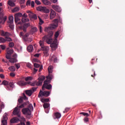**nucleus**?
Returning a JSON list of instances; mask_svg holds the SVG:
<instances>
[{"instance_id":"1","label":"nucleus","mask_w":125,"mask_h":125,"mask_svg":"<svg viewBox=\"0 0 125 125\" xmlns=\"http://www.w3.org/2000/svg\"><path fill=\"white\" fill-rule=\"evenodd\" d=\"M50 30L51 29H50V26H49V25L48 27H45L44 29L45 32H47V33H49L47 36H45L42 38L43 42L46 41V42L49 44L52 43V42L53 41V40L52 38V36H53V32H52V31H50Z\"/></svg>"},{"instance_id":"2","label":"nucleus","mask_w":125,"mask_h":125,"mask_svg":"<svg viewBox=\"0 0 125 125\" xmlns=\"http://www.w3.org/2000/svg\"><path fill=\"white\" fill-rule=\"evenodd\" d=\"M22 112L23 115H25V116H26L27 119H31L32 111L30 109H28V108H23L22 109Z\"/></svg>"},{"instance_id":"3","label":"nucleus","mask_w":125,"mask_h":125,"mask_svg":"<svg viewBox=\"0 0 125 125\" xmlns=\"http://www.w3.org/2000/svg\"><path fill=\"white\" fill-rule=\"evenodd\" d=\"M49 83H50V81L48 80H45L44 82V84H43L42 87V90H44V88H46L48 90H50V89H51V88H52V85H51V84H48Z\"/></svg>"},{"instance_id":"4","label":"nucleus","mask_w":125,"mask_h":125,"mask_svg":"<svg viewBox=\"0 0 125 125\" xmlns=\"http://www.w3.org/2000/svg\"><path fill=\"white\" fill-rule=\"evenodd\" d=\"M37 10H38V11H41V12H43L44 13H49V12H50L49 9H47L46 7L42 6H39L37 7Z\"/></svg>"},{"instance_id":"5","label":"nucleus","mask_w":125,"mask_h":125,"mask_svg":"<svg viewBox=\"0 0 125 125\" xmlns=\"http://www.w3.org/2000/svg\"><path fill=\"white\" fill-rule=\"evenodd\" d=\"M50 92L49 91H42L40 90L39 94L38 95L39 98H41V97H48L49 95H50Z\"/></svg>"},{"instance_id":"6","label":"nucleus","mask_w":125,"mask_h":125,"mask_svg":"<svg viewBox=\"0 0 125 125\" xmlns=\"http://www.w3.org/2000/svg\"><path fill=\"white\" fill-rule=\"evenodd\" d=\"M23 40L25 42H31L33 41V38L32 36H30V33H27L22 37Z\"/></svg>"},{"instance_id":"7","label":"nucleus","mask_w":125,"mask_h":125,"mask_svg":"<svg viewBox=\"0 0 125 125\" xmlns=\"http://www.w3.org/2000/svg\"><path fill=\"white\" fill-rule=\"evenodd\" d=\"M54 23L50 24L49 26L50 27V30H53V29H56L58 27V19H55L53 21Z\"/></svg>"},{"instance_id":"8","label":"nucleus","mask_w":125,"mask_h":125,"mask_svg":"<svg viewBox=\"0 0 125 125\" xmlns=\"http://www.w3.org/2000/svg\"><path fill=\"white\" fill-rule=\"evenodd\" d=\"M7 113H5L3 115V117L1 119V125H7Z\"/></svg>"},{"instance_id":"9","label":"nucleus","mask_w":125,"mask_h":125,"mask_svg":"<svg viewBox=\"0 0 125 125\" xmlns=\"http://www.w3.org/2000/svg\"><path fill=\"white\" fill-rule=\"evenodd\" d=\"M53 70V66H49L48 68V71L49 72V75L48 76H47V80H49L50 81H51L53 79V76L50 75V74L52 73Z\"/></svg>"},{"instance_id":"10","label":"nucleus","mask_w":125,"mask_h":125,"mask_svg":"<svg viewBox=\"0 0 125 125\" xmlns=\"http://www.w3.org/2000/svg\"><path fill=\"white\" fill-rule=\"evenodd\" d=\"M7 18L6 17H4L3 18V14H1L0 15V24H2L3 25L4 23L5 22V21H6ZM0 28H1V25H0Z\"/></svg>"},{"instance_id":"11","label":"nucleus","mask_w":125,"mask_h":125,"mask_svg":"<svg viewBox=\"0 0 125 125\" xmlns=\"http://www.w3.org/2000/svg\"><path fill=\"white\" fill-rule=\"evenodd\" d=\"M9 62L10 63H16L17 61V54H15L13 55L12 57H11L9 60Z\"/></svg>"},{"instance_id":"12","label":"nucleus","mask_w":125,"mask_h":125,"mask_svg":"<svg viewBox=\"0 0 125 125\" xmlns=\"http://www.w3.org/2000/svg\"><path fill=\"white\" fill-rule=\"evenodd\" d=\"M42 50H43V54L45 56H48V55H49V54H48V52L49 51V47H43V48H42Z\"/></svg>"},{"instance_id":"13","label":"nucleus","mask_w":125,"mask_h":125,"mask_svg":"<svg viewBox=\"0 0 125 125\" xmlns=\"http://www.w3.org/2000/svg\"><path fill=\"white\" fill-rule=\"evenodd\" d=\"M21 114V113H20V109H19V107H16L13 111V114L20 117Z\"/></svg>"},{"instance_id":"14","label":"nucleus","mask_w":125,"mask_h":125,"mask_svg":"<svg viewBox=\"0 0 125 125\" xmlns=\"http://www.w3.org/2000/svg\"><path fill=\"white\" fill-rule=\"evenodd\" d=\"M52 8H53L54 10H55L57 12H61V11H62V9L58 5H53Z\"/></svg>"},{"instance_id":"15","label":"nucleus","mask_w":125,"mask_h":125,"mask_svg":"<svg viewBox=\"0 0 125 125\" xmlns=\"http://www.w3.org/2000/svg\"><path fill=\"white\" fill-rule=\"evenodd\" d=\"M55 16H56V13L54 10L51 9L50 19L52 20L53 18H55Z\"/></svg>"},{"instance_id":"16","label":"nucleus","mask_w":125,"mask_h":125,"mask_svg":"<svg viewBox=\"0 0 125 125\" xmlns=\"http://www.w3.org/2000/svg\"><path fill=\"white\" fill-rule=\"evenodd\" d=\"M54 119H60L61 118V113L56 112L53 115Z\"/></svg>"},{"instance_id":"17","label":"nucleus","mask_w":125,"mask_h":125,"mask_svg":"<svg viewBox=\"0 0 125 125\" xmlns=\"http://www.w3.org/2000/svg\"><path fill=\"white\" fill-rule=\"evenodd\" d=\"M30 24V23H24L22 29L23 31V32H26L27 31V28L28 27H29Z\"/></svg>"},{"instance_id":"18","label":"nucleus","mask_w":125,"mask_h":125,"mask_svg":"<svg viewBox=\"0 0 125 125\" xmlns=\"http://www.w3.org/2000/svg\"><path fill=\"white\" fill-rule=\"evenodd\" d=\"M15 1H16V0H9L8 1V4L10 5V6H15V3H14Z\"/></svg>"},{"instance_id":"19","label":"nucleus","mask_w":125,"mask_h":125,"mask_svg":"<svg viewBox=\"0 0 125 125\" xmlns=\"http://www.w3.org/2000/svg\"><path fill=\"white\" fill-rule=\"evenodd\" d=\"M0 33L2 37H6L7 36H9V35H10L8 32H5L3 30H0Z\"/></svg>"},{"instance_id":"20","label":"nucleus","mask_w":125,"mask_h":125,"mask_svg":"<svg viewBox=\"0 0 125 125\" xmlns=\"http://www.w3.org/2000/svg\"><path fill=\"white\" fill-rule=\"evenodd\" d=\"M14 21V18L13 16H11L9 17V21H8V24H13Z\"/></svg>"},{"instance_id":"21","label":"nucleus","mask_w":125,"mask_h":125,"mask_svg":"<svg viewBox=\"0 0 125 125\" xmlns=\"http://www.w3.org/2000/svg\"><path fill=\"white\" fill-rule=\"evenodd\" d=\"M19 121V119L17 118V117H15L10 120V122L11 124H14V123H17Z\"/></svg>"},{"instance_id":"22","label":"nucleus","mask_w":125,"mask_h":125,"mask_svg":"<svg viewBox=\"0 0 125 125\" xmlns=\"http://www.w3.org/2000/svg\"><path fill=\"white\" fill-rule=\"evenodd\" d=\"M17 84L20 85V86H23L24 85H26L27 83L26 82H24L23 81H21L18 82Z\"/></svg>"},{"instance_id":"23","label":"nucleus","mask_w":125,"mask_h":125,"mask_svg":"<svg viewBox=\"0 0 125 125\" xmlns=\"http://www.w3.org/2000/svg\"><path fill=\"white\" fill-rule=\"evenodd\" d=\"M50 47L52 49H56L57 48V43H50Z\"/></svg>"},{"instance_id":"24","label":"nucleus","mask_w":125,"mask_h":125,"mask_svg":"<svg viewBox=\"0 0 125 125\" xmlns=\"http://www.w3.org/2000/svg\"><path fill=\"white\" fill-rule=\"evenodd\" d=\"M31 19H33L34 20H37L38 19V17H37V15L32 13L31 16L29 17Z\"/></svg>"},{"instance_id":"25","label":"nucleus","mask_w":125,"mask_h":125,"mask_svg":"<svg viewBox=\"0 0 125 125\" xmlns=\"http://www.w3.org/2000/svg\"><path fill=\"white\" fill-rule=\"evenodd\" d=\"M42 1L43 4H45V5H50L51 3L48 0H42Z\"/></svg>"},{"instance_id":"26","label":"nucleus","mask_w":125,"mask_h":125,"mask_svg":"<svg viewBox=\"0 0 125 125\" xmlns=\"http://www.w3.org/2000/svg\"><path fill=\"white\" fill-rule=\"evenodd\" d=\"M27 49L28 52H32L34 49V47L33 45H30L27 47Z\"/></svg>"},{"instance_id":"27","label":"nucleus","mask_w":125,"mask_h":125,"mask_svg":"<svg viewBox=\"0 0 125 125\" xmlns=\"http://www.w3.org/2000/svg\"><path fill=\"white\" fill-rule=\"evenodd\" d=\"M26 94L28 96H31L33 93L32 90H27L25 91Z\"/></svg>"},{"instance_id":"28","label":"nucleus","mask_w":125,"mask_h":125,"mask_svg":"<svg viewBox=\"0 0 125 125\" xmlns=\"http://www.w3.org/2000/svg\"><path fill=\"white\" fill-rule=\"evenodd\" d=\"M8 70H9L11 72H15V71L16 70V68L14 66H11L9 67Z\"/></svg>"},{"instance_id":"29","label":"nucleus","mask_w":125,"mask_h":125,"mask_svg":"<svg viewBox=\"0 0 125 125\" xmlns=\"http://www.w3.org/2000/svg\"><path fill=\"white\" fill-rule=\"evenodd\" d=\"M30 20L27 18H22L21 19V21L22 23H27V22H29Z\"/></svg>"},{"instance_id":"30","label":"nucleus","mask_w":125,"mask_h":125,"mask_svg":"<svg viewBox=\"0 0 125 125\" xmlns=\"http://www.w3.org/2000/svg\"><path fill=\"white\" fill-rule=\"evenodd\" d=\"M20 10V7H15L12 10V12H17Z\"/></svg>"},{"instance_id":"31","label":"nucleus","mask_w":125,"mask_h":125,"mask_svg":"<svg viewBox=\"0 0 125 125\" xmlns=\"http://www.w3.org/2000/svg\"><path fill=\"white\" fill-rule=\"evenodd\" d=\"M7 53L8 54L12 55L13 53V49H9V48H7Z\"/></svg>"},{"instance_id":"32","label":"nucleus","mask_w":125,"mask_h":125,"mask_svg":"<svg viewBox=\"0 0 125 125\" xmlns=\"http://www.w3.org/2000/svg\"><path fill=\"white\" fill-rule=\"evenodd\" d=\"M59 34H60V33L59 32V31H57L55 32V41H57V38H58L59 36Z\"/></svg>"},{"instance_id":"33","label":"nucleus","mask_w":125,"mask_h":125,"mask_svg":"<svg viewBox=\"0 0 125 125\" xmlns=\"http://www.w3.org/2000/svg\"><path fill=\"white\" fill-rule=\"evenodd\" d=\"M22 14L21 13H18L15 15V17H18V18H20V17H22Z\"/></svg>"},{"instance_id":"34","label":"nucleus","mask_w":125,"mask_h":125,"mask_svg":"<svg viewBox=\"0 0 125 125\" xmlns=\"http://www.w3.org/2000/svg\"><path fill=\"white\" fill-rule=\"evenodd\" d=\"M4 42H6L5 39L2 37H0V43H3Z\"/></svg>"},{"instance_id":"35","label":"nucleus","mask_w":125,"mask_h":125,"mask_svg":"<svg viewBox=\"0 0 125 125\" xmlns=\"http://www.w3.org/2000/svg\"><path fill=\"white\" fill-rule=\"evenodd\" d=\"M20 20H21V19H20V18H18L17 17L15 16V23L16 24H17L18 21H20Z\"/></svg>"},{"instance_id":"36","label":"nucleus","mask_w":125,"mask_h":125,"mask_svg":"<svg viewBox=\"0 0 125 125\" xmlns=\"http://www.w3.org/2000/svg\"><path fill=\"white\" fill-rule=\"evenodd\" d=\"M5 41H6V42H12V39L9 37L6 36Z\"/></svg>"},{"instance_id":"37","label":"nucleus","mask_w":125,"mask_h":125,"mask_svg":"<svg viewBox=\"0 0 125 125\" xmlns=\"http://www.w3.org/2000/svg\"><path fill=\"white\" fill-rule=\"evenodd\" d=\"M51 61H54V62H56V61H57V58H55V55H53L51 58Z\"/></svg>"},{"instance_id":"38","label":"nucleus","mask_w":125,"mask_h":125,"mask_svg":"<svg viewBox=\"0 0 125 125\" xmlns=\"http://www.w3.org/2000/svg\"><path fill=\"white\" fill-rule=\"evenodd\" d=\"M49 106H50V104L48 103H44L43 105V107L44 108V109H46L47 108H48Z\"/></svg>"},{"instance_id":"39","label":"nucleus","mask_w":125,"mask_h":125,"mask_svg":"<svg viewBox=\"0 0 125 125\" xmlns=\"http://www.w3.org/2000/svg\"><path fill=\"white\" fill-rule=\"evenodd\" d=\"M49 101V99H42L41 102L42 103H44V102H48Z\"/></svg>"},{"instance_id":"40","label":"nucleus","mask_w":125,"mask_h":125,"mask_svg":"<svg viewBox=\"0 0 125 125\" xmlns=\"http://www.w3.org/2000/svg\"><path fill=\"white\" fill-rule=\"evenodd\" d=\"M8 86H10L11 88H13V87H14V83H13V82L10 83L8 85Z\"/></svg>"},{"instance_id":"41","label":"nucleus","mask_w":125,"mask_h":125,"mask_svg":"<svg viewBox=\"0 0 125 125\" xmlns=\"http://www.w3.org/2000/svg\"><path fill=\"white\" fill-rule=\"evenodd\" d=\"M38 31V28L37 27H32L31 29V32L32 33H36V32Z\"/></svg>"},{"instance_id":"42","label":"nucleus","mask_w":125,"mask_h":125,"mask_svg":"<svg viewBox=\"0 0 125 125\" xmlns=\"http://www.w3.org/2000/svg\"><path fill=\"white\" fill-rule=\"evenodd\" d=\"M28 109H29V110H30V111H33V110H34V107H33V104H29L28 105Z\"/></svg>"},{"instance_id":"43","label":"nucleus","mask_w":125,"mask_h":125,"mask_svg":"<svg viewBox=\"0 0 125 125\" xmlns=\"http://www.w3.org/2000/svg\"><path fill=\"white\" fill-rule=\"evenodd\" d=\"M11 58V55L10 54H7V53L6 54V59H8V60H9Z\"/></svg>"},{"instance_id":"44","label":"nucleus","mask_w":125,"mask_h":125,"mask_svg":"<svg viewBox=\"0 0 125 125\" xmlns=\"http://www.w3.org/2000/svg\"><path fill=\"white\" fill-rule=\"evenodd\" d=\"M39 81H42V82H43V81H44V80H45V77L42 76H40L39 78Z\"/></svg>"},{"instance_id":"45","label":"nucleus","mask_w":125,"mask_h":125,"mask_svg":"<svg viewBox=\"0 0 125 125\" xmlns=\"http://www.w3.org/2000/svg\"><path fill=\"white\" fill-rule=\"evenodd\" d=\"M25 80L26 82H28V81H31V80H33V77L29 76L25 78Z\"/></svg>"},{"instance_id":"46","label":"nucleus","mask_w":125,"mask_h":125,"mask_svg":"<svg viewBox=\"0 0 125 125\" xmlns=\"http://www.w3.org/2000/svg\"><path fill=\"white\" fill-rule=\"evenodd\" d=\"M1 84H3V85H7L8 84V82L7 81L4 80L2 82Z\"/></svg>"},{"instance_id":"47","label":"nucleus","mask_w":125,"mask_h":125,"mask_svg":"<svg viewBox=\"0 0 125 125\" xmlns=\"http://www.w3.org/2000/svg\"><path fill=\"white\" fill-rule=\"evenodd\" d=\"M38 18L39 19V24H40V25H42V24H43V21H42L41 19V17H38Z\"/></svg>"},{"instance_id":"48","label":"nucleus","mask_w":125,"mask_h":125,"mask_svg":"<svg viewBox=\"0 0 125 125\" xmlns=\"http://www.w3.org/2000/svg\"><path fill=\"white\" fill-rule=\"evenodd\" d=\"M39 43H40V46H41L42 48L43 47H44V44H43V42L40 41L39 42Z\"/></svg>"},{"instance_id":"49","label":"nucleus","mask_w":125,"mask_h":125,"mask_svg":"<svg viewBox=\"0 0 125 125\" xmlns=\"http://www.w3.org/2000/svg\"><path fill=\"white\" fill-rule=\"evenodd\" d=\"M80 115H83V116H86V117H88V116H89L88 113L86 112H81L80 113Z\"/></svg>"},{"instance_id":"50","label":"nucleus","mask_w":125,"mask_h":125,"mask_svg":"<svg viewBox=\"0 0 125 125\" xmlns=\"http://www.w3.org/2000/svg\"><path fill=\"white\" fill-rule=\"evenodd\" d=\"M8 25L10 29H11V30H13V29H14V25H13V24L8 23Z\"/></svg>"},{"instance_id":"51","label":"nucleus","mask_w":125,"mask_h":125,"mask_svg":"<svg viewBox=\"0 0 125 125\" xmlns=\"http://www.w3.org/2000/svg\"><path fill=\"white\" fill-rule=\"evenodd\" d=\"M9 47H13L14 46V42H10L9 43Z\"/></svg>"},{"instance_id":"52","label":"nucleus","mask_w":125,"mask_h":125,"mask_svg":"<svg viewBox=\"0 0 125 125\" xmlns=\"http://www.w3.org/2000/svg\"><path fill=\"white\" fill-rule=\"evenodd\" d=\"M43 81H42V80H39V81L37 83L38 85H42V82Z\"/></svg>"},{"instance_id":"53","label":"nucleus","mask_w":125,"mask_h":125,"mask_svg":"<svg viewBox=\"0 0 125 125\" xmlns=\"http://www.w3.org/2000/svg\"><path fill=\"white\" fill-rule=\"evenodd\" d=\"M35 2L36 3V4H37V5H40L41 4V1L40 0H36Z\"/></svg>"},{"instance_id":"54","label":"nucleus","mask_w":125,"mask_h":125,"mask_svg":"<svg viewBox=\"0 0 125 125\" xmlns=\"http://www.w3.org/2000/svg\"><path fill=\"white\" fill-rule=\"evenodd\" d=\"M34 66L35 68H39L40 67V64L39 63H35L34 64Z\"/></svg>"},{"instance_id":"55","label":"nucleus","mask_w":125,"mask_h":125,"mask_svg":"<svg viewBox=\"0 0 125 125\" xmlns=\"http://www.w3.org/2000/svg\"><path fill=\"white\" fill-rule=\"evenodd\" d=\"M15 66H16L17 69L18 70V69H19V68H20L21 66H20V64L19 63H16L15 64Z\"/></svg>"},{"instance_id":"56","label":"nucleus","mask_w":125,"mask_h":125,"mask_svg":"<svg viewBox=\"0 0 125 125\" xmlns=\"http://www.w3.org/2000/svg\"><path fill=\"white\" fill-rule=\"evenodd\" d=\"M23 101V97H21L18 100V102H19V103H22Z\"/></svg>"},{"instance_id":"57","label":"nucleus","mask_w":125,"mask_h":125,"mask_svg":"<svg viewBox=\"0 0 125 125\" xmlns=\"http://www.w3.org/2000/svg\"><path fill=\"white\" fill-rule=\"evenodd\" d=\"M0 47L1 48V49H3V50L5 49L6 47V46H5V45H0Z\"/></svg>"},{"instance_id":"58","label":"nucleus","mask_w":125,"mask_h":125,"mask_svg":"<svg viewBox=\"0 0 125 125\" xmlns=\"http://www.w3.org/2000/svg\"><path fill=\"white\" fill-rule=\"evenodd\" d=\"M26 66L31 69V68H32V64L30 63H26Z\"/></svg>"},{"instance_id":"59","label":"nucleus","mask_w":125,"mask_h":125,"mask_svg":"<svg viewBox=\"0 0 125 125\" xmlns=\"http://www.w3.org/2000/svg\"><path fill=\"white\" fill-rule=\"evenodd\" d=\"M26 12L27 13H28V16H29V17L32 16V14L33 13L32 12H31V11H26Z\"/></svg>"},{"instance_id":"60","label":"nucleus","mask_w":125,"mask_h":125,"mask_svg":"<svg viewBox=\"0 0 125 125\" xmlns=\"http://www.w3.org/2000/svg\"><path fill=\"white\" fill-rule=\"evenodd\" d=\"M19 118H20L21 121H22V122H25V118L23 116L21 117V114H20V117Z\"/></svg>"},{"instance_id":"61","label":"nucleus","mask_w":125,"mask_h":125,"mask_svg":"<svg viewBox=\"0 0 125 125\" xmlns=\"http://www.w3.org/2000/svg\"><path fill=\"white\" fill-rule=\"evenodd\" d=\"M31 5L32 7H35V1H32L31 3Z\"/></svg>"},{"instance_id":"62","label":"nucleus","mask_w":125,"mask_h":125,"mask_svg":"<svg viewBox=\"0 0 125 125\" xmlns=\"http://www.w3.org/2000/svg\"><path fill=\"white\" fill-rule=\"evenodd\" d=\"M10 75L11 77H15V73L14 72H12L10 74Z\"/></svg>"},{"instance_id":"63","label":"nucleus","mask_w":125,"mask_h":125,"mask_svg":"<svg viewBox=\"0 0 125 125\" xmlns=\"http://www.w3.org/2000/svg\"><path fill=\"white\" fill-rule=\"evenodd\" d=\"M31 4V0H28L26 2V5H30Z\"/></svg>"},{"instance_id":"64","label":"nucleus","mask_w":125,"mask_h":125,"mask_svg":"<svg viewBox=\"0 0 125 125\" xmlns=\"http://www.w3.org/2000/svg\"><path fill=\"white\" fill-rule=\"evenodd\" d=\"M20 2L21 4L25 3V0H20Z\"/></svg>"}]
</instances>
